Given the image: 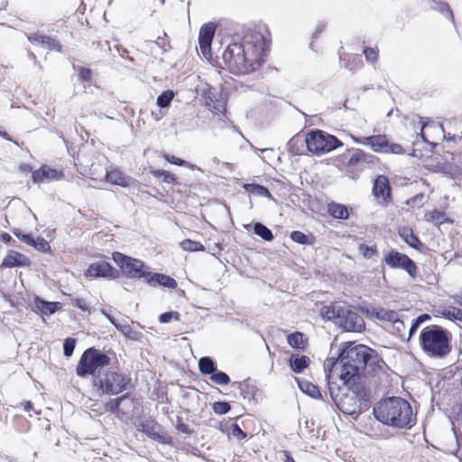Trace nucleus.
I'll list each match as a JSON object with an SVG mask.
<instances>
[{
    "mask_svg": "<svg viewBox=\"0 0 462 462\" xmlns=\"http://www.w3.org/2000/svg\"><path fill=\"white\" fill-rule=\"evenodd\" d=\"M270 44L260 32L246 33L243 38L236 34L231 37L222 58L231 73L249 74L264 64Z\"/></svg>",
    "mask_w": 462,
    "mask_h": 462,
    "instance_id": "f257e3e1",
    "label": "nucleus"
},
{
    "mask_svg": "<svg viewBox=\"0 0 462 462\" xmlns=\"http://www.w3.org/2000/svg\"><path fill=\"white\" fill-rule=\"evenodd\" d=\"M341 371L338 377L366 383L367 374L381 370V365L387 366L377 351L355 341L343 342L338 347Z\"/></svg>",
    "mask_w": 462,
    "mask_h": 462,
    "instance_id": "f03ea898",
    "label": "nucleus"
},
{
    "mask_svg": "<svg viewBox=\"0 0 462 462\" xmlns=\"http://www.w3.org/2000/svg\"><path fill=\"white\" fill-rule=\"evenodd\" d=\"M92 386L98 397H109L102 403L105 412H109L120 418L125 414L121 409L122 403L131 398L130 390L134 389L129 374L110 368L98 372L92 379Z\"/></svg>",
    "mask_w": 462,
    "mask_h": 462,
    "instance_id": "7ed1b4c3",
    "label": "nucleus"
},
{
    "mask_svg": "<svg viewBox=\"0 0 462 462\" xmlns=\"http://www.w3.org/2000/svg\"><path fill=\"white\" fill-rule=\"evenodd\" d=\"M374 419L384 426L411 430L417 421L411 403L401 396H385L373 407Z\"/></svg>",
    "mask_w": 462,
    "mask_h": 462,
    "instance_id": "20e7f679",
    "label": "nucleus"
},
{
    "mask_svg": "<svg viewBox=\"0 0 462 462\" xmlns=\"http://www.w3.org/2000/svg\"><path fill=\"white\" fill-rule=\"evenodd\" d=\"M346 390L335 402V405L345 415L357 420L360 415L372 406V391L365 382L339 377Z\"/></svg>",
    "mask_w": 462,
    "mask_h": 462,
    "instance_id": "39448f33",
    "label": "nucleus"
},
{
    "mask_svg": "<svg viewBox=\"0 0 462 462\" xmlns=\"http://www.w3.org/2000/svg\"><path fill=\"white\" fill-rule=\"evenodd\" d=\"M452 333L446 328L430 324L421 328L418 343L422 353L432 359H444L452 351Z\"/></svg>",
    "mask_w": 462,
    "mask_h": 462,
    "instance_id": "423d86ee",
    "label": "nucleus"
},
{
    "mask_svg": "<svg viewBox=\"0 0 462 462\" xmlns=\"http://www.w3.org/2000/svg\"><path fill=\"white\" fill-rule=\"evenodd\" d=\"M111 356H116L113 350L105 351L95 346L88 347L81 354L76 365V374L80 378H88L91 375L93 379L98 372H102V369L110 365Z\"/></svg>",
    "mask_w": 462,
    "mask_h": 462,
    "instance_id": "0eeeda50",
    "label": "nucleus"
},
{
    "mask_svg": "<svg viewBox=\"0 0 462 462\" xmlns=\"http://www.w3.org/2000/svg\"><path fill=\"white\" fill-rule=\"evenodd\" d=\"M112 260L118 267L120 277L143 280L146 283L151 268L145 262L118 251L112 253Z\"/></svg>",
    "mask_w": 462,
    "mask_h": 462,
    "instance_id": "6e6552de",
    "label": "nucleus"
},
{
    "mask_svg": "<svg viewBox=\"0 0 462 462\" xmlns=\"http://www.w3.org/2000/svg\"><path fill=\"white\" fill-rule=\"evenodd\" d=\"M305 146L309 152L319 156L343 146V143L336 135L313 128L305 134Z\"/></svg>",
    "mask_w": 462,
    "mask_h": 462,
    "instance_id": "1a4fd4ad",
    "label": "nucleus"
},
{
    "mask_svg": "<svg viewBox=\"0 0 462 462\" xmlns=\"http://www.w3.org/2000/svg\"><path fill=\"white\" fill-rule=\"evenodd\" d=\"M201 97L204 99L205 106L213 113L220 114L227 118V102L229 99L228 91L219 86L218 88L206 84L201 88Z\"/></svg>",
    "mask_w": 462,
    "mask_h": 462,
    "instance_id": "9d476101",
    "label": "nucleus"
},
{
    "mask_svg": "<svg viewBox=\"0 0 462 462\" xmlns=\"http://www.w3.org/2000/svg\"><path fill=\"white\" fill-rule=\"evenodd\" d=\"M383 261L391 269L404 271L412 280H416L418 277L419 267L417 263L404 253L390 249L383 254Z\"/></svg>",
    "mask_w": 462,
    "mask_h": 462,
    "instance_id": "9b49d317",
    "label": "nucleus"
},
{
    "mask_svg": "<svg viewBox=\"0 0 462 462\" xmlns=\"http://www.w3.org/2000/svg\"><path fill=\"white\" fill-rule=\"evenodd\" d=\"M138 431L143 433L150 439L160 444L174 446L173 438L164 430V428L153 417L149 416L135 425Z\"/></svg>",
    "mask_w": 462,
    "mask_h": 462,
    "instance_id": "f8f14e48",
    "label": "nucleus"
},
{
    "mask_svg": "<svg viewBox=\"0 0 462 462\" xmlns=\"http://www.w3.org/2000/svg\"><path fill=\"white\" fill-rule=\"evenodd\" d=\"M83 276L87 281H114L120 278L119 271L105 260L90 263L84 270Z\"/></svg>",
    "mask_w": 462,
    "mask_h": 462,
    "instance_id": "ddd939ff",
    "label": "nucleus"
},
{
    "mask_svg": "<svg viewBox=\"0 0 462 462\" xmlns=\"http://www.w3.org/2000/svg\"><path fill=\"white\" fill-rule=\"evenodd\" d=\"M352 309L363 313L368 319H376L381 321L392 322L397 319V311L386 310L383 307H374L368 301H361L357 304H352Z\"/></svg>",
    "mask_w": 462,
    "mask_h": 462,
    "instance_id": "4468645a",
    "label": "nucleus"
},
{
    "mask_svg": "<svg viewBox=\"0 0 462 462\" xmlns=\"http://www.w3.org/2000/svg\"><path fill=\"white\" fill-rule=\"evenodd\" d=\"M343 314L335 321V325L346 332L362 333L365 330V322L357 313L343 307Z\"/></svg>",
    "mask_w": 462,
    "mask_h": 462,
    "instance_id": "2eb2a0df",
    "label": "nucleus"
},
{
    "mask_svg": "<svg viewBox=\"0 0 462 462\" xmlns=\"http://www.w3.org/2000/svg\"><path fill=\"white\" fill-rule=\"evenodd\" d=\"M216 29V24L212 22L204 23L199 29L198 37L200 54L210 63L213 60L211 45L215 36Z\"/></svg>",
    "mask_w": 462,
    "mask_h": 462,
    "instance_id": "dca6fc26",
    "label": "nucleus"
},
{
    "mask_svg": "<svg viewBox=\"0 0 462 462\" xmlns=\"http://www.w3.org/2000/svg\"><path fill=\"white\" fill-rule=\"evenodd\" d=\"M392 190L389 179L385 175L380 174L374 179L372 194L382 207H387L392 202Z\"/></svg>",
    "mask_w": 462,
    "mask_h": 462,
    "instance_id": "f3484780",
    "label": "nucleus"
},
{
    "mask_svg": "<svg viewBox=\"0 0 462 462\" xmlns=\"http://www.w3.org/2000/svg\"><path fill=\"white\" fill-rule=\"evenodd\" d=\"M32 265L31 259L14 249H9L0 263V270L12 268H29Z\"/></svg>",
    "mask_w": 462,
    "mask_h": 462,
    "instance_id": "a211bd4d",
    "label": "nucleus"
},
{
    "mask_svg": "<svg viewBox=\"0 0 462 462\" xmlns=\"http://www.w3.org/2000/svg\"><path fill=\"white\" fill-rule=\"evenodd\" d=\"M348 159L346 161V167L352 168L358 165H374L379 162V158L375 155L366 152L361 149L348 148L346 150Z\"/></svg>",
    "mask_w": 462,
    "mask_h": 462,
    "instance_id": "6ab92c4d",
    "label": "nucleus"
},
{
    "mask_svg": "<svg viewBox=\"0 0 462 462\" xmlns=\"http://www.w3.org/2000/svg\"><path fill=\"white\" fill-rule=\"evenodd\" d=\"M64 173L60 170L51 168L48 165L42 164L39 169L32 173V180L33 183L51 182L62 179Z\"/></svg>",
    "mask_w": 462,
    "mask_h": 462,
    "instance_id": "aec40b11",
    "label": "nucleus"
},
{
    "mask_svg": "<svg viewBox=\"0 0 462 462\" xmlns=\"http://www.w3.org/2000/svg\"><path fill=\"white\" fill-rule=\"evenodd\" d=\"M62 304L60 301H49L39 295L33 296L32 310L42 316H51L61 310Z\"/></svg>",
    "mask_w": 462,
    "mask_h": 462,
    "instance_id": "412c9836",
    "label": "nucleus"
},
{
    "mask_svg": "<svg viewBox=\"0 0 462 462\" xmlns=\"http://www.w3.org/2000/svg\"><path fill=\"white\" fill-rule=\"evenodd\" d=\"M145 284L152 287H162L171 290H174L178 286L176 280L171 277L170 275L152 271L150 272V274L147 277Z\"/></svg>",
    "mask_w": 462,
    "mask_h": 462,
    "instance_id": "4be33fe9",
    "label": "nucleus"
},
{
    "mask_svg": "<svg viewBox=\"0 0 462 462\" xmlns=\"http://www.w3.org/2000/svg\"><path fill=\"white\" fill-rule=\"evenodd\" d=\"M399 237L407 244L410 247L415 249L418 252H423L425 245L421 242L419 236L413 232V230L408 226H401L397 230Z\"/></svg>",
    "mask_w": 462,
    "mask_h": 462,
    "instance_id": "5701e85b",
    "label": "nucleus"
},
{
    "mask_svg": "<svg viewBox=\"0 0 462 462\" xmlns=\"http://www.w3.org/2000/svg\"><path fill=\"white\" fill-rule=\"evenodd\" d=\"M105 180L106 182L120 186L122 188H127L134 183V179L128 175H125L118 168H112L111 170L106 171Z\"/></svg>",
    "mask_w": 462,
    "mask_h": 462,
    "instance_id": "b1692460",
    "label": "nucleus"
},
{
    "mask_svg": "<svg viewBox=\"0 0 462 462\" xmlns=\"http://www.w3.org/2000/svg\"><path fill=\"white\" fill-rule=\"evenodd\" d=\"M376 148L377 153H391V154H404L405 149L402 144L391 142L387 134H381V139L378 142Z\"/></svg>",
    "mask_w": 462,
    "mask_h": 462,
    "instance_id": "393cba45",
    "label": "nucleus"
},
{
    "mask_svg": "<svg viewBox=\"0 0 462 462\" xmlns=\"http://www.w3.org/2000/svg\"><path fill=\"white\" fill-rule=\"evenodd\" d=\"M328 214L334 219L337 220H347L350 218V215L353 214V210L342 203L330 201L327 205Z\"/></svg>",
    "mask_w": 462,
    "mask_h": 462,
    "instance_id": "a878e982",
    "label": "nucleus"
},
{
    "mask_svg": "<svg viewBox=\"0 0 462 462\" xmlns=\"http://www.w3.org/2000/svg\"><path fill=\"white\" fill-rule=\"evenodd\" d=\"M311 363L310 358L306 355L291 354L287 364L294 374H302Z\"/></svg>",
    "mask_w": 462,
    "mask_h": 462,
    "instance_id": "bb28decb",
    "label": "nucleus"
},
{
    "mask_svg": "<svg viewBox=\"0 0 462 462\" xmlns=\"http://www.w3.org/2000/svg\"><path fill=\"white\" fill-rule=\"evenodd\" d=\"M295 381L302 393L315 400H323L320 389L317 384L300 377H296Z\"/></svg>",
    "mask_w": 462,
    "mask_h": 462,
    "instance_id": "cd10ccee",
    "label": "nucleus"
},
{
    "mask_svg": "<svg viewBox=\"0 0 462 462\" xmlns=\"http://www.w3.org/2000/svg\"><path fill=\"white\" fill-rule=\"evenodd\" d=\"M246 230L252 228L254 234L264 242H272L274 239L273 231L260 221H253L251 224L244 225Z\"/></svg>",
    "mask_w": 462,
    "mask_h": 462,
    "instance_id": "c85d7f7f",
    "label": "nucleus"
},
{
    "mask_svg": "<svg viewBox=\"0 0 462 462\" xmlns=\"http://www.w3.org/2000/svg\"><path fill=\"white\" fill-rule=\"evenodd\" d=\"M343 307L337 305L336 303H330L329 305H323L319 310V316L325 321H331L335 324L343 314Z\"/></svg>",
    "mask_w": 462,
    "mask_h": 462,
    "instance_id": "c756f323",
    "label": "nucleus"
},
{
    "mask_svg": "<svg viewBox=\"0 0 462 462\" xmlns=\"http://www.w3.org/2000/svg\"><path fill=\"white\" fill-rule=\"evenodd\" d=\"M287 343L291 348L300 351H305L309 345L308 337L301 331H294L289 334Z\"/></svg>",
    "mask_w": 462,
    "mask_h": 462,
    "instance_id": "7c9ffc66",
    "label": "nucleus"
},
{
    "mask_svg": "<svg viewBox=\"0 0 462 462\" xmlns=\"http://www.w3.org/2000/svg\"><path fill=\"white\" fill-rule=\"evenodd\" d=\"M305 135L301 132L293 135L287 143V151L291 156L303 154Z\"/></svg>",
    "mask_w": 462,
    "mask_h": 462,
    "instance_id": "2f4dec72",
    "label": "nucleus"
},
{
    "mask_svg": "<svg viewBox=\"0 0 462 462\" xmlns=\"http://www.w3.org/2000/svg\"><path fill=\"white\" fill-rule=\"evenodd\" d=\"M290 238L292 242L304 246H312L317 241L316 236L312 233H303L300 230L291 231Z\"/></svg>",
    "mask_w": 462,
    "mask_h": 462,
    "instance_id": "473e14b6",
    "label": "nucleus"
},
{
    "mask_svg": "<svg viewBox=\"0 0 462 462\" xmlns=\"http://www.w3.org/2000/svg\"><path fill=\"white\" fill-rule=\"evenodd\" d=\"M243 385L244 387L240 391V394L242 395V397L245 400L247 399L249 402L254 405L257 404L258 401L256 398V393L259 390L256 387L254 382L250 377H248L246 378V383H244Z\"/></svg>",
    "mask_w": 462,
    "mask_h": 462,
    "instance_id": "72a5a7b5",
    "label": "nucleus"
},
{
    "mask_svg": "<svg viewBox=\"0 0 462 462\" xmlns=\"http://www.w3.org/2000/svg\"><path fill=\"white\" fill-rule=\"evenodd\" d=\"M430 8L455 23L453 11L448 2L442 0H431Z\"/></svg>",
    "mask_w": 462,
    "mask_h": 462,
    "instance_id": "f704fd0d",
    "label": "nucleus"
},
{
    "mask_svg": "<svg viewBox=\"0 0 462 462\" xmlns=\"http://www.w3.org/2000/svg\"><path fill=\"white\" fill-rule=\"evenodd\" d=\"M242 187L249 194L263 197L266 199L273 198V195L269 189L262 184L255 182L244 183Z\"/></svg>",
    "mask_w": 462,
    "mask_h": 462,
    "instance_id": "c9c22d12",
    "label": "nucleus"
},
{
    "mask_svg": "<svg viewBox=\"0 0 462 462\" xmlns=\"http://www.w3.org/2000/svg\"><path fill=\"white\" fill-rule=\"evenodd\" d=\"M198 367L200 374L209 376L217 369V364L213 357L205 356L199 358Z\"/></svg>",
    "mask_w": 462,
    "mask_h": 462,
    "instance_id": "e433bc0d",
    "label": "nucleus"
},
{
    "mask_svg": "<svg viewBox=\"0 0 462 462\" xmlns=\"http://www.w3.org/2000/svg\"><path fill=\"white\" fill-rule=\"evenodd\" d=\"M326 382L328 389L329 395L335 403V402L340 397L342 393L346 390V387L342 383L338 384L336 381H334V377H326Z\"/></svg>",
    "mask_w": 462,
    "mask_h": 462,
    "instance_id": "4c0bfd02",
    "label": "nucleus"
},
{
    "mask_svg": "<svg viewBox=\"0 0 462 462\" xmlns=\"http://www.w3.org/2000/svg\"><path fill=\"white\" fill-rule=\"evenodd\" d=\"M116 329L123 334L127 339L132 341H141L143 337V334L140 331L133 329L127 323L122 324L119 322Z\"/></svg>",
    "mask_w": 462,
    "mask_h": 462,
    "instance_id": "58836bf2",
    "label": "nucleus"
},
{
    "mask_svg": "<svg viewBox=\"0 0 462 462\" xmlns=\"http://www.w3.org/2000/svg\"><path fill=\"white\" fill-rule=\"evenodd\" d=\"M175 97V92L172 89L163 90L156 98V106L160 108V113L162 109H167L171 106V102Z\"/></svg>",
    "mask_w": 462,
    "mask_h": 462,
    "instance_id": "ea45409f",
    "label": "nucleus"
},
{
    "mask_svg": "<svg viewBox=\"0 0 462 462\" xmlns=\"http://www.w3.org/2000/svg\"><path fill=\"white\" fill-rule=\"evenodd\" d=\"M425 220L434 223L436 226H440L441 224L451 222L449 218L446 217V213L439 209H433L427 212L425 214Z\"/></svg>",
    "mask_w": 462,
    "mask_h": 462,
    "instance_id": "a19ab883",
    "label": "nucleus"
},
{
    "mask_svg": "<svg viewBox=\"0 0 462 462\" xmlns=\"http://www.w3.org/2000/svg\"><path fill=\"white\" fill-rule=\"evenodd\" d=\"M29 246H32L40 253L53 254L50 243L42 236H34Z\"/></svg>",
    "mask_w": 462,
    "mask_h": 462,
    "instance_id": "79ce46f5",
    "label": "nucleus"
},
{
    "mask_svg": "<svg viewBox=\"0 0 462 462\" xmlns=\"http://www.w3.org/2000/svg\"><path fill=\"white\" fill-rule=\"evenodd\" d=\"M381 139V134H372L368 136H358L354 137L355 143L369 146L373 152H376L378 142Z\"/></svg>",
    "mask_w": 462,
    "mask_h": 462,
    "instance_id": "37998d69",
    "label": "nucleus"
},
{
    "mask_svg": "<svg viewBox=\"0 0 462 462\" xmlns=\"http://www.w3.org/2000/svg\"><path fill=\"white\" fill-rule=\"evenodd\" d=\"M173 426L177 433L184 435L185 438L190 437L195 432L194 429L185 423L183 418L180 415H176V420L173 422Z\"/></svg>",
    "mask_w": 462,
    "mask_h": 462,
    "instance_id": "c03bdc74",
    "label": "nucleus"
},
{
    "mask_svg": "<svg viewBox=\"0 0 462 462\" xmlns=\"http://www.w3.org/2000/svg\"><path fill=\"white\" fill-rule=\"evenodd\" d=\"M162 157L163 159L171 163V164H173V165H176V166H183V167H187V168H189L191 170H199V168L194 164H192L191 162L182 159V158H180V157H177L173 154H170L168 152H164L162 154Z\"/></svg>",
    "mask_w": 462,
    "mask_h": 462,
    "instance_id": "a18cd8bd",
    "label": "nucleus"
},
{
    "mask_svg": "<svg viewBox=\"0 0 462 462\" xmlns=\"http://www.w3.org/2000/svg\"><path fill=\"white\" fill-rule=\"evenodd\" d=\"M437 171L451 179H454L460 173L457 166L448 162L437 164Z\"/></svg>",
    "mask_w": 462,
    "mask_h": 462,
    "instance_id": "49530a36",
    "label": "nucleus"
},
{
    "mask_svg": "<svg viewBox=\"0 0 462 462\" xmlns=\"http://www.w3.org/2000/svg\"><path fill=\"white\" fill-rule=\"evenodd\" d=\"M180 246L183 251L187 252H203L205 246L199 241L186 238L180 243Z\"/></svg>",
    "mask_w": 462,
    "mask_h": 462,
    "instance_id": "de8ad7c7",
    "label": "nucleus"
},
{
    "mask_svg": "<svg viewBox=\"0 0 462 462\" xmlns=\"http://www.w3.org/2000/svg\"><path fill=\"white\" fill-rule=\"evenodd\" d=\"M73 69L77 70L78 72V79L80 83L82 84H85V83H91L92 82V79H93V71L91 69L89 68H87V67H83V66H79V67H76L75 65H73Z\"/></svg>",
    "mask_w": 462,
    "mask_h": 462,
    "instance_id": "09e8293b",
    "label": "nucleus"
},
{
    "mask_svg": "<svg viewBox=\"0 0 462 462\" xmlns=\"http://www.w3.org/2000/svg\"><path fill=\"white\" fill-rule=\"evenodd\" d=\"M358 251L365 259H372L378 255V249L375 245H368L365 243L358 245Z\"/></svg>",
    "mask_w": 462,
    "mask_h": 462,
    "instance_id": "8fccbe9b",
    "label": "nucleus"
},
{
    "mask_svg": "<svg viewBox=\"0 0 462 462\" xmlns=\"http://www.w3.org/2000/svg\"><path fill=\"white\" fill-rule=\"evenodd\" d=\"M63 294L68 297L69 300L73 306H75L83 312H88L89 314L91 313L89 305L83 298L74 297L72 294L69 293L67 294L63 292Z\"/></svg>",
    "mask_w": 462,
    "mask_h": 462,
    "instance_id": "3c124183",
    "label": "nucleus"
},
{
    "mask_svg": "<svg viewBox=\"0 0 462 462\" xmlns=\"http://www.w3.org/2000/svg\"><path fill=\"white\" fill-rule=\"evenodd\" d=\"M209 379L218 385H227L230 383L229 375L226 372L218 369L209 375Z\"/></svg>",
    "mask_w": 462,
    "mask_h": 462,
    "instance_id": "603ef678",
    "label": "nucleus"
},
{
    "mask_svg": "<svg viewBox=\"0 0 462 462\" xmlns=\"http://www.w3.org/2000/svg\"><path fill=\"white\" fill-rule=\"evenodd\" d=\"M214 413L225 415L231 411V403L227 401H217L211 404Z\"/></svg>",
    "mask_w": 462,
    "mask_h": 462,
    "instance_id": "864d4df0",
    "label": "nucleus"
},
{
    "mask_svg": "<svg viewBox=\"0 0 462 462\" xmlns=\"http://www.w3.org/2000/svg\"><path fill=\"white\" fill-rule=\"evenodd\" d=\"M77 341V338L72 337H68L63 340L62 349L65 357L69 358L73 355Z\"/></svg>",
    "mask_w": 462,
    "mask_h": 462,
    "instance_id": "5fc2aeb1",
    "label": "nucleus"
},
{
    "mask_svg": "<svg viewBox=\"0 0 462 462\" xmlns=\"http://www.w3.org/2000/svg\"><path fill=\"white\" fill-rule=\"evenodd\" d=\"M158 320L162 324L170 323L172 320L180 321V313L176 310H168L162 312L159 315Z\"/></svg>",
    "mask_w": 462,
    "mask_h": 462,
    "instance_id": "6e6d98bb",
    "label": "nucleus"
},
{
    "mask_svg": "<svg viewBox=\"0 0 462 462\" xmlns=\"http://www.w3.org/2000/svg\"><path fill=\"white\" fill-rule=\"evenodd\" d=\"M11 232L17 239L26 244L27 245H31V242L34 236V235L32 232H25L17 227H13L11 229Z\"/></svg>",
    "mask_w": 462,
    "mask_h": 462,
    "instance_id": "4d7b16f0",
    "label": "nucleus"
},
{
    "mask_svg": "<svg viewBox=\"0 0 462 462\" xmlns=\"http://www.w3.org/2000/svg\"><path fill=\"white\" fill-rule=\"evenodd\" d=\"M340 363L338 354L336 357H328L326 359L325 365H324V371H325V376L330 377L333 376V373L336 369L337 365Z\"/></svg>",
    "mask_w": 462,
    "mask_h": 462,
    "instance_id": "13d9d810",
    "label": "nucleus"
},
{
    "mask_svg": "<svg viewBox=\"0 0 462 462\" xmlns=\"http://www.w3.org/2000/svg\"><path fill=\"white\" fill-rule=\"evenodd\" d=\"M227 434L232 435L238 440H243L247 438L246 432H245L236 422L230 425Z\"/></svg>",
    "mask_w": 462,
    "mask_h": 462,
    "instance_id": "bf43d9fd",
    "label": "nucleus"
},
{
    "mask_svg": "<svg viewBox=\"0 0 462 462\" xmlns=\"http://www.w3.org/2000/svg\"><path fill=\"white\" fill-rule=\"evenodd\" d=\"M43 47L47 48L49 51H56L60 53L63 51L61 43L48 35L45 37V43Z\"/></svg>",
    "mask_w": 462,
    "mask_h": 462,
    "instance_id": "052dcab7",
    "label": "nucleus"
},
{
    "mask_svg": "<svg viewBox=\"0 0 462 462\" xmlns=\"http://www.w3.org/2000/svg\"><path fill=\"white\" fill-rule=\"evenodd\" d=\"M47 35L41 33H30L27 34V40L33 45H41L43 47L45 43V37Z\"/></svg>",
    "mask_w": 462,
    "mask_h": 462,
    "instance_id": "680f3d73",
    "label": "nucleus"
},
{
    "mask_svg": "<svg viewBox=\"0 0 462 462\" xmlns=\"http://www.w3.org/2000/svg\"><path fill=\"white\" fill-rule=\"evenodd\" d=\"M155 43L163 51V52H166L171 49L169 37L165 32H163L162 36L157 37Z\"/></svg>",
    "mask_w": 462,
    "mask_h": 462,
    "instance_id": "e2e57ef3",
    "label": "nucleus"
},
{
    "mask_svg": "<svg viewBox=\"0 0 462 462\" xmlns=\"http://www.w3.org/2000/svg\"><path fill=\"white\" fill-rule=\"evenodd\" d=\"M161 180L162 182H165V183H168V184L180 185V181H179L178 177L175 174H173L171 171H166V170L163 171V174L162 176V180Z\"/></svg>",
    "mask_w": 462,
    "mask_h": 462,
    "instance_id": "0e129e2a",
    "label": "nucleus"
},
{
    "mask_svg": "<svg viewBox=\"0 0 462 462\" xmlns=\"http://www.w3.org/2000/svg\"><path fill=\"white\" fill-rule=\"evenodd\" d=\"M326 28V23H320L317 25L314 32L312 33L311 42L310 43V47L312 51H315L314 49V40L318 39L319 35L323 32V31Z\"/></svg>",
    "mask_w": 462,
    "mask_h": 462,
    "instance_id": "69168bd1",
    "label": "nucleus"
},
{
    "mask_svg": "<svg viewBox=\"0 0 462 462\" xmlns=\"http://www.w3.org/2000/svg\"><path fill=\"white\" fill-rule=\"evenodd\" d=\"M363 53L367 61L374 62L378 59L377 52L372 47H365Z\"/></svg>",
    "mask_w": 462,
    "mask_h": 462,
    "instance_id": "338daca9",
    "label": "nucleus"
},
{
    "mask_svg": "<svg viewBox=\"0 0 462 462\" xmlns=\"http://www.w3.org/2000/svg\"><path fill=\"white\" fill-rule=\"evenodd\" d=\"M420 326H421V324L420 322H418L416 318H414L411 320V327H410L409 332H408V337L406 339L407 342H409L415 336V334L417 333V331L420 328Z\"/></svg>",
    "mask_w": 462,
    "mask_h": 462,
    "instance_id": "774afa93",
    "label": "nucleus"
}]
</instances>
